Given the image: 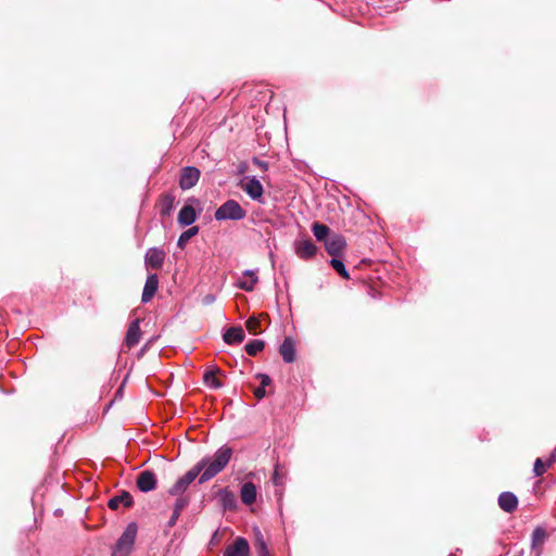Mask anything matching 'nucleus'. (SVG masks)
I'll return each instance as SVG.
<instances>
[{
	"label": "nucleus",
	"mask_w": 556,
	"mask_h": 556,
	"mask_svg": "<svg viewBox=\"0 0 556 556\" xmlns=\"http://www.w3.org/2000/svg\"><path fill=\"white\" fill-rule=\"evenodd\" d=\"M232 456V448L224 445L219 447L213 457L202 458L199 463L203 464V472L199 482L204 483L225 469Z\"/></svg>",
	"instance_id": "nucleus-1"
},
{
	"label": "nucleus",
	"mask_w": 556,
	"mask_h": 556,
	"mask_svg": "<svg viewBox=\"0 0 556 556\" xmlns=\"http://www.w3.org/2000/svg\"><path fill=\"white\" fill-rule=\"evenodd\" d=\"M245 216L247 211L236 200H227L214 213L216 220H241Z\"/></svg>",
	"instance_id": "nucleus-2"
},
{
	"label": "nucleus",
	"mask_w": 556,
	"mask_h": 556,
	"mask_svg": "<svg viewBox=\"0 0 556 556\" xmlns=\"http://www.w3.org/2000/svg\"><path fill=\"white\" fill-rule=\"evenodd\" d=\"M137 535V527L135 523L127 526L122 536L117 540L112 549V556H129Z\"/></svg>",
	"instance_id": "nucleus-3"
},
{
	"label": "nucleus",
	"mask_w": 556,
	"mask_h": 556,
	"mask_svg": "<svg viewBox=\"0 0 556 556\" xmlns=\"http://www.w3.org/2000/svg\"><path fill=\"white\" fill-rule=\"evenodd\" d=\"M238 186L252 200L257 201L260 203H264V200H263L264 188H263L261 181L255 176H245V177H243L240 180Z\"/></svg>",
	"instance_id": "nucleus-4"
},
{
	"label": "nucleus",
	"mask_w": 556,
	"mask_h": 556,
	"mask_svg": "<svg viewBox=\"0 0 556 556\" xmlns=\"http://www.w3.org/2000/svg\"><path fill=\"white\" fill-rule=\"evenodd\" d=\"M200 175L201 173L197 167L187 166L182 168L179 179V187L182 190H188L194 187L200 179Z\"/></svg>",
	"instance_id": "nucleus-5"
},
{
	"label": "nucleus",
	"mask_w": 556,
	"mask_h": 556,
	"mask_svg": "<svg viewBox=\"0 0 556 556\" xmlns=\"http://www.w3.org/2000/svg\"><path fill=\"white\" fill-rule=\"evenodd\" d=\"M294 252L300 258L309 260L316 254L317 247L309 238H304L294 242Z\"/></svg>",
	"instance_id": "nucleus-6"
},
{
	"label": "nucleus",
	"mask_w": 556,
	"mask_h": 556,
	"mask_svg": "<svg viewBox=\"0 0 556 556\" xmlns=\"http://www.w3.org/2000/svg\"><path fill=\"white\" fill-rule=\"evenodd\" d=\"M250 545L244 538L238 536L232 544L228 545L224 556H249Z\"/></svg>",
	"instance_id": "nucleus-7"
},
{
	"label": "nucleus",
	"mask_w": 556,
	"mask_h": 556,
	"mask_svg": "<svg viewBox=\"0 0 556 556\" xmlns=\"http://www.w3.org/2000/svg\"><path fill=\"white\" fill-rule=\"evenodd\" d=\"M165 252L159 248H150L144 256L147 268L160 269L163 266Z\"/></svg>",
	"instance_id": "nucleus-8"
},
{
	"label": "nucleus",
	"mask_w": 556,
	"mask_h": 556,
	"mask_svg": "<svg viewBox=\"0 0 556 556\" xmlns=\"http://www.w3.org/2000/svg\"><path fill=\"white\" fill-rule=\"evenodd\" d=\"M136 483L141 492H150L156 488V476L150 470L141 471L137 477Z\"/></svg>",
	"instance_id": "nucleus-9"
},
{
	"label": "nucleus",
	"mask_w": 556,
	"mask_h": 556,
	"mask_svg": "<svg viewBox=\"0 0 556 556\" xmlns=\"http://www.w3.org/2000/svg\"><path fill=\"white\" fill-rule=\"evenodd\" d=\"M345 247V239L341 235H332L325 241L326 251L333 257L339 256Z\"/></svg>",
	"instance_id": "nucleus-10"
},
{
	"label": "nucleus",
	"mask_w": 556,
	"mask_h": 556,
	"mask_svg": "<svg viewBox=\"0 0 556 556\" xmlns=\"http://www.w3.org/2000/svg\"><path fill=\"white\" fill-rule=\"evenodd\" d=\"M157 289H159V278H157V275L156 274H150L147 277V280H146V283H144V287H143L142 296H141L142 303L150 302L153 299V296L155 295Z\"/></svg>",
	"instance_id": "nucleus-11"
},
{
	"label": "nucleus",
	"mask_w": 556,
	"mask_h": 556,
	"mask_svg": "<svg viewBox=\"0 0 556 556\" xmlns=\"http://www.w3.org/2000/svg\"><path fill=\"white\" fill-rule=\"evenodd\" d=\"M257 281L258 277L256 271L248 269L242 273V276L238 279L236 286L241 290L250 292L254 290Z\"/></svg>",
	"instance_id": "nucleus-12"
},
{
	"label": "nucleus",
	"mask_w": 556,
	"mask_h": 556,
	"mask_svg": "<svg viewBox=\"0 0 556 556\" xmlns=\"http://www.w3.org/2000/svg\"><path fill=\"white\" fill-rule=\"evenodd\" d=\"M141 331L139 326V319H135L130 323L128 327L125 338V344L127 345L128 349H131L139 343Z\"/></svg>",
	"instance_id": "nucleus-13"
},
{
	"label": "nucleus",
	"mask_w": 556,
	"mask_h": 556,
	"mask_svg": "<svg viewBox=\"0 0 556 556\" xmlns=\"http://www.w3.org/2000/svg\"><path fill=\"white\" fill-rule=\"evenodd\" d=\"M498 505L504 511L511 513L517 508V496L511 492H503L498 496Z\"/></svg>",
	"instance_id": "nucleus-14"
},
{
	"label": "nucleus",
	"mask_w": 556,
	"mask_h": 556,
	"mask_svg": "<svg viewBox=\"0 0 556 556\" xmlns=\"http://www.w3.org/2000/svg\"><path fill=\"white\" fill-rule=\"evenodd\" d=\"M256 486L252 482H245L240 490L241 502L245 505H252L256 501Z\"/></svg>",
	"instance_id": "nucleus-15"
},
{
	"label": "nucleus",
	"mask_w": 556,
	"mask_h": 556,
	"mask_svg": "<svg viewBox=\"0 0 556 556\" xmlns=\"http://www.w3.org/2000/svg\"><path fill=\"white\" fill-rule=\"evenodd\" d=\"M279 352L286 363H292L295 359V345L290 337H287L280 345Z\"/></svg>",
	"instance_id": "nucleus-16"
},
{
	"label": "nucleus",
	"mask_w": 556,
	"mask_h": 556,
	"mask_svg": "<svg viewBox=\"0 0 556 556\" xmlns=\"http://www.w3.org/2000/svg\"><path fill=\"white\" fill-rule=\"evenodd\" d=\"M223 339L227 344L241 343L244 339V331L241 327H230L224 333Z\"/></svg>",
	"instance_id": "nucleus-17"
},
{
	"label": "nucleus",
	"mask_w": 556,
	"mask_h": 556,
	"mask_svg": "<svg viewBox=\"0 0 556 556\" xmlns=\"http://www.w3.org/2000/svg\"><path fill=\"white\" fill-rule=\"evenodd\" d=\"M175 195L172 192L165 193L161 197L159 206L162 216H168L175 207Z\"/></svg>",
	"instance_id": "nucleus-18"
},
{
	"label": "nucleus",
	"mask_w": 556,
	"mask_h": 556,
	"mask_svg": "<svg viewBox=\"0 0 556 556\" xmlns=\"http://www.w3.org/2000/svg\"><path fill=\"white\" fill-rule=\"evenodd\" d=\"M546 539H547V533H546L545 529H543L541 527H538L534 529V531L532 533L531 546H532V549L536 552V556L540 555L541 548L544 545Z\"/></svg>",
	"instance_id": "nucleus-19"
},
{
	"label": "nucleus",
	"mask_w": 556,
	"mask_h": 556,
	"mask_svg": "<svg viewBox=\"0 0 556 556\" xmlns=\"http://www.w3.org/2000/svg\"><path fill=\"white\" fill-rule=\"evenodd\" d=\"M197 214L191 205H185L181 207L178 214V223L180 226H190L194 223Z\"/></svg>",
	"instance_id": "nucleus-20"
},
{
	"label": "nucleus",
	"mask_w": 556,
	"mask_h": 556,
	"mask_svg": "<svg viewBox=\"0 0 556 556\" xmlns=\"http://www.w3.org/2000/svg\"><path fill=\"white\" fill-rule=\"evenodd\" d=\"M122 504L126 507L131 506L132 497L128 492H124L121 495L112 497L108 503L111 509H117Z\"/></svg>",
	"instance_id": "nucleus-21"
},
{
	"label": "nucleus",
	"mask_w": 556,
	"mask_h": 556,
	"mask_svg": "<svg viewBox=\"0 0 556 556\" xmlns=\"http://www.w3.org/2000/svg\"><path fill=\"white\" fill-rule=\"evenodd\" d=\"M218 372H220L218 368L206 371L203 377L204 383L212 389L222 388L223 383L216 377Z\"/></svg>",
	"instance_id": "nucleus-22"
},
{
	"label": "nucleus",
	"mask_w": 556,
	"mask_h": 556,
	"mask_svg": "<svg viewBox=\"0 0 556 556\" xmlns=\"http://www.w3.org/2000/svg\"><path fill=\"white\" fill-rule=\"evenodd\" d=\"M312 231L318 241H326L330 236V228L327 225L320 223H314Z\"/></svg>",
	"instance_id": "nucleus-23"
},
{
	"label": "nucleus",
	"mask_w": 556,
	"mask_h": 556,
	"mask_svg": "<svg viewBox=\"0 0 556 556\" xmlns=\"http://www.w3.org/2000/svg\"><path fill=\"white\" fill-rule=\"evenodd\" d=\"M199 232V227L198 226H193L189 229H187L186 231H184L179 238H178V242H177V245L180 248V249H184L185 245L187 244V242L192 238L194 237L197 233Z\"/></svg>",
	"instance_id": "nucleus-24"
},
{
	"label": "nucleus",
	"mask_w": 556,
	"mask_h": 556,
	"mask_svg": "<svg viewBox=\"0 0 556 556\" xmlns=\"http://www.w3.org/2000/svg\"><path fill=\"white\" fill-rule=\"evenodd\" d=\"M203 464H200L199 462L190 469L188 470L181 478L189 484H191L194 479L203 472Z\"/></svg>",
	"instance_id": "nucleus-25"
},
{
	"label": "nucleus",
	"mask_w": 556,
	"mask_h": 556,
	"mask_svg": "<svg viewBox=\"0 0 556 556\" xmlns=\"http://www.w3.org/2000/svg\"><path fill=\"white\" fill-rule=\"evenodd\" d=\"M265 346L264 341L262 340H252L245 345V352L250 356H255L258 352H261Z\"/></svg>",
	"instance_id": "nucleus-26"
},
{
	"label": "nucleus",
	"mask_w": 556,
	"mask_h": 556,
	"mask_svg": "<svg viewBox=\"0 0 556 556\" xmlns=\"http://www.w3.org/2000/svg\"><path fill=\"white\" fill-rule=\"evenodd\" d=\"M330 265L342 278L350 279V275L341 260L332 257V260L330 261Z\"/></svg>",
	"instance_id": "nucleus-27"
},
{
	"label": "nucleus",
	"mask_w": 556,
	"mask_h": 556,
	"mask_svg": "<svg viewBox=\"0 0 556 556\" xmlns=\"http://www.w3.org/2000/svg\"><path fill=\"white\" fill-rule=\"evenodd\" d=\"M190 484L182 478H179L176 483L169 489L168 493L173 496L181 495Z\"/></svg>",
	"instance_id": "nucleus-28"
},
{
	"label": "nucleus",
	"mask_w": 556,
	"mask_h": 556,
	"mask_svg": "<svg viewBox=\"0 0 556 556\" xmlns=\"http://www.w3.org/2000/svg\"><path fill=\"white\" fill-rule=\"evenodd\" d=\"M549 467L551 466H547V460L544 463L541 458H536L534 462L533 472L536 477H541Z\"/></svg>",
	"instance_id": "nucleus-29"
},
{
	"label": "nucleus",
	"mask_w": 556,
	"mask_h": 556,
	"mask_svg": "<svg viewBox=\"0 0 556 556\" xmlns=\"http://www.w3.org/2000/svg\"><path fill=\"white\" fill-rule=\"evenodd\" d=\"M245 327L250 333L256 334L260 331V320L256 317H250Z\"/></svg>",
	"instance_id": "nucleus-30"
},
{
	"label": "nucleus",
	"mask_w": 556,
	"mask_h": 556,
	"mask_svg": "<svg viewBox=\"0 0 556 556\" xmlns=\"http://www.w3.org/2000/svg\"><path fill=\"white\" fill-rule=\"evenodd\" d=\"M189 505V498L187 496L178 495L175 505L174 511L181 514V511Z\"/></svg>",
	"instance_id": "nucleus-31"
},
{
	"label": "nucleus",
	"mask_w": 556,
	"mask_h": 556,
	"mask_svg": "<svg viewBox=\"0 0 556 556\" xmlns=\"http://www.w3.org/2000/svg\"><path fill=\"white\" fill-rule=\"evenodd\" d=\"M271 480H273V483L277 486L282 484L283 475L280 472L278 465L275 467Z\"/></svg>",
	"instance_id": "nucleus-32"
},
{
	"label": "nucleus",
	"mask_w": 556,
	"mask_h": 556,
	"mask_svg": "<svg viewBox=\"0 0 556 556\" xmlns=\"http://www.w3.org/2000/svg\"><path fill=\"white\" fill-rule=\"evenodd\" d=\"M223 500L225 507H233L236 504V498L230 492H225Z\"/></svg>",
	"instance_id": "nucleus-33"
},
{
	"label": "nucleus",
	"mask_w": 556,
	"mask_h": 556,
	"mask_svg": "<svg viewBox=\"0 0 556 556\" xmlns=\"http://www.w3.org/2000/svg\"><path fill=\"white\" fill-rule=\"evenodd\" d=\"M254 547L257 556H270L266 543L254 544Z\"/></svg>",
	"instance_id": "nucleus-34"
},
{
	"label": "nucleus",
	"mask_w": 556,
	"mask_h": 556,
	"mask_svg": "<svg viewBox=\"0 0 556 556\" xmlns=\"http://www.w3.org/2000/svg\"><path fill=\"white\" fill-rule=\"evenodd\" d=\"M256 378L260 380V383H261L260 387H263V388H266L271 382V379L266 374H257Z\"/></svg>",
	"instance_id": "nucleus-35"
},
{
	"label": "nucleus",
	"mask_w": 556,
	"mask_h": 556,
	"mask_svg": "<svg viewBox=\"0 0 556 556\" xmlns=\"http://www.w3.org/2000/svg\"><path fill=\"white\" fill-rule=\"evenodd\" d=\"M253 532H254V538H255L254 544L258 545L260 543H266L264 540L263 533L258 528H254Z\"/></svg>",
	"instance_id": "nucleus-36"
},
{
	"label": "nucleus",
	"mask_w": 556,
	"mask_h": 556,
	"mask_svg": "<svg viewBox=\"0 0 556 556\" xmlns=\"http://www.w3.org/2000/svg\"><path fill=\"white\" fill-rule=\"evenodd\" d=\"M179 516H180L179 513H176V511L173 510V514H172V516H170V518H169V520L167 522V526L169 528L174 527L176 525L177 520L179 519Z\"/></svg>",
	"instance_id": "nucleus-37"
},
{
	"label": "nucleus",
	"mask_w": 556,
	"mask_h": 556,
	"mask_svg": "<svg viewBox=\"0 0 556 556\" xmlns=\"http://www.w3.org/2000/svg\"><path fill=\"white\" fill-rule=\"evenodd\" d=\"M254 394H255V396H256L258 400L263 399V397L265 396V394H266L265 388H263V387H258V388L254 391Z\"/></svg>",
	"instance_id": "nucleus-38"
},
{
	"label": "nucleus",
	"mask_w": 556,
	"mask_h": 556,
	"mask_svg": "<svg viewBox=\"0 0 556 556\" xmlns=\"http://www.w3.org/2000/svg\"><path fill=\"white\" fill-rule=\"evenodd\" d=\"M556 460V448L553 451L551 457L547 459V466H552Z\"/></svg>",
	"instance_id": "nucleus-39"
},
{
	"label": "nucleus",
	"mask_w": 556,
	"mask_h": 556,
	"mask_svg": "<svg viewBox=\"0 0 556 556\" xmlns=\"http://www.w3.org/2000/svg\"><path fill=\"white\" fill-rule=\"evenodd\" d=\"M254 163H255V164H257V165H258L260 167H262L263 169H265V168H266V164H265L264 162H262V161H258V160H256V159H255V160H254Z\"/></svg>",
	"instance_id": "nucleus-40"
}]
</instances>
